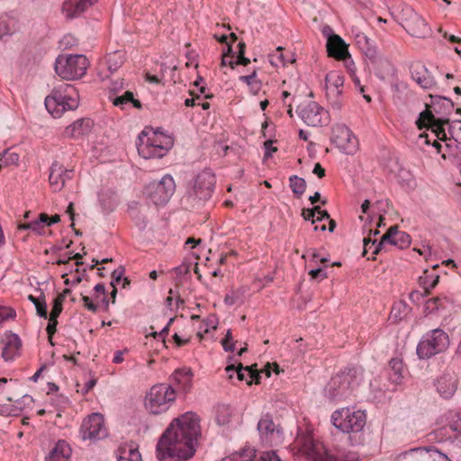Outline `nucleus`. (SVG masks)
<instances>
[{
    "instance_id": "3",
    "label": "nucleus",
    "mask_w": 461,
    "mask_h": 461,
    "mask_svg": "<svg viewBox=\"0 0 461 461\" xmlns=\"http://www.w3.org/2000/svg\"><path fill=\"white\" fill-rule=\"evenodd\" d=\"M362 380V368L347 367L330 379L326 388L327 394L336 401L347 399L353 394Z\"/></svg>"
},
{
    "instance_id": "47",
    "label": "nucleus",
    "mask_w": 461,
    "mask_h": 461,
    "mask_svg": "<svg viewBox=\"0 0 461 461\" xmlns=\"http://www.w3.org/2000/svg\"><path fill=\"white\" fill-rule=\"evenodd\" d=\"M28 299L34 304L38 315L46 319L48 316V312L47 304L46 302L44 301V298L41 300L40 297L37 298L31 294L28 296Z\"/></svg>"
},
{
    "instance_id": "35",
    "label": "nucleus",
    "mask_w": 461,
    "mask_h": 461,
    "mask_svg": "<svg viewBox=\"0 0 461 461\" xmlns=\"http://www.w3.org/2000/svg\"><path fill=\"white\" fill-rule=\"evenodd\" d=\"M233 415V409L228 404H218L215 407V420L220 426L227 425L230 422Z\"/></svg>"
},
{
    "instance_id": "60",
    "label": "nucleus",
    "mask_w": 461,
    "mask_h": 461,
    "mask_svg": "<svg viewBox=\"0 0 461 461\" xmlns=\"http://www.w3.org/2000/svg\"><path fill=\"white\" fill-rule=\"evenodd\" d=\"M302 216L305 221H311L312 224L317 221L316 217L311 209H303L302 212Z\"/></svg>"
},
{
    "instance_id": "38",
    "label": "nucleus",
    "mask_w": 461,
    "mask_h": 461,
    "mask_svg": "<svg viewBox=\"0 0 461 461\" xmlns=\"http://www.w3.org/2000/svg\"><path fill=\"white\" fill-rule=\"evenodd\" d=\"M389 377L393 383L399 384L403 377V363L399 358H393L389 362Z\"/></svg>"
},
{
    "instance_id": "43",
    "label": "nucleus",
    "mask_w": 461,
    "mask_h": 461,
    "mask_svg": "<svg viewBox=\"0 0 461 461\" xmlns=\"http://www.w3.org/2000/svg\"><path fill=\"white\" fill-rule=\"evenodd\" d=\"M359 456L356 452H343L339 455L326 453L322 461H358Z\"/></svg>"
},
{
    "instance_id": "52",
    "label": "nucleus",
    "mask_w": 461,
    "mask_h": 461,
    "mask_svg": "<svg viewBox=\"0 0 461 461\" xmlns=\"http://www.w3.org/2000/svg\"><path fill=\"white\" fill-rule=\"evenodd\" d=\"M235 343L230 330H228L224 339L221 340V345L225 351H234Z\"/></svg>"
},
{
    "instance_id": "21",
    "label": "nucleus",
    "mask_w": 461,
    "mask_h": 461,
    "mask_svg": "<svg viewBox=\"0 0 461 461\" xmlns=\"http://www.w3.org/2000/svg\"><path fill=\"white\" fill-rule=\"evenodd\" d=\"M397 461H450L448 457L436 449H411L404 453Z\"/></svg>"
},
{
    "instance_id": "14",
    "label": "nucleus",
    "mask_w": 461,
    "mask_h": 461,
    "mask_svg": "<svg viewBox=\"0 0 461 461\" xmlns=\"http://www.w3.org/2000/svg\"><path fill=\"white\" fill-rule=\"evenodd\" d=\"M294 448L302 453L309 461H322L327 451L313 439L311 431L298 433L294 441Z\"/></svg>"
},
{
    "instance_id": "7",
    "label": "nucleus",
    "mask_w": 461,
    "mask_h": 461,
    "mask_svg": "<svg viewBox=\"0 0 461 461\" xmlns=\"http://www.w3.org/2000/svg\"><path fill=\"white\" fill-rule=\"evenodd\" d=\"M176 391L167 384L153 385L145 395V409L151 414L166 412L175 402Z\"/></svg>"
},
{
    "instance_id": "29",
    "label": "nucleus",
    "mask_w": 461,
    "mask_h": 461,
    "mask_svg": "<svg viewBox=\"0 0 461 461\" xmlns=\"http://www.w3.org/2000/svg\"><path fill=\"white\" fill-rule=\"evenodd\" d=\"M71 453L70 446L65 440H59L45 457V461H68Z\"/></svg>"
},
{
    "instance_id": "48",
    "label": "nucleus",
    "mask_w": 461,
    "mask_h": 461,
    "mask_svg": "<svg viewBox=\"0 0 461 461\" xmlns=\"http://www.w3.org/2000/svg\"><path fill=\"white\" fill-rule=\"evenodd\" d=\"M283 48L278 47L275 53L269 55V62L273 67H285L286 64V60L284 58L282 53Z\"/></svg>"
},
{
    "instance_id": "41",
    "label": "nucleus",
    "mask_w": 461,
    "mask_h": 461,
    "mask_svg": "<svg viewBox=\"0 0 461 461\" xmlns=\"http://www.w3.org/2000/svg\"><path fill=\"white\" fill-rule=\"evenodd\" d=\"M436 100V102L432 103L431 108L437 113L447 114L453 110L454 104L450 99L442 96H437Z\"/></svg>"
},
{
    "instance_id": "17",
    "label": "nucleus",
    "mask_w": 461,
    "mask_h": 461,
    "mask_svg": "<svg viewBox=\"0 0 461 461\" xmlns=\"http://www.w3.org/2000/svg\"><path fill=\"white\" fill-rule=\"evenodd\" d=\"M386 244L393 245L401 249H406L411 244V236L405 231L398 230L396 226L390 227L381 238L380 242L375 246V253H379Z\"/></svg>"
},
{
    "instance_id": "57",
    "label": "nucleus",
    "mask_w": 461,
    "mask_h": 461,
    "mask_svg": "<svg viewBox=\"0 0 461 461\" xmlns=\"http://www.w3.org/2000/svg\"><path fill=\"white\" fill-rule=\"evenodd\" d=\"M311 210H312V212L316 217V221H321L325 219L326 220L330 219V214L328 213V212L325 210H321L320 206H314Z\"/></svg>"
},
{
    "instance_id": "9",
    "label": "nucleus",
    "mask_w": 461,
    "mask_h": 461,
    "mask_svg": "<svg viewBox=\"0 0 461 461\" xmlns=\"http://www.w3.org/2000/svg\"><path fill=\"white\" fill-rule=\"evenodd\" d=\"M215 183L214 173L210 169H204L188 185L184 198L193 206L199 202L207 201L212 197Z\"/></svg>"
},
{
    "instance_id": "25",
    "label": "nucleus",
    "mask_w": 461,
    "mask_h": 461,
    "mask_svg": "<svg viewBox=\"0 0 461 461\" xmlns=\"http://www.w3.org/2000/svg\"><path fill=\"white\" fill-rule=\"evenodd\" d=\"M327 51L329 56L338 59H344L348 56V47L345 41L334 33L327 34Z\"/></svg>"
},
{
    "instance_id": "49",
    "label": "nucleus",
    "mask_w": 461,
    "mask_h": 461,
    "mask_svg": "<svg viewBox=\"0 0 461 461\" xmlns=\"http://www.w3.org/2000/svg\"><path fill=\"white\" fill-rule=\"evenodd\" d=\"M446 298L434 297L426 301L425 310L431 313L444 307V301Z\"/></svg>"
},
{
    "instance_id": "42",
    "label": "nucleus",
    "mask_w": 461,
    "mask_h": 461,
    "mask_svg": "<svg viewBox=\"0 0 461 461\" xmlns=\"http://www.w3.org/2000/svg\"><path fill=\"white\" fill-rule=\"evenodd\" d=\"M289 186L294 195L300 197L306 190V181L303 177L293 175L289 177Z\"/></svg>"
},
{
    "instance_id": "28",
    "label": "nucleus",
    "mask_w": 461,
    "mask_h": 461,
    "mask_svg": "<svg viewBox=\"0 0 461 461\" xmlns=\"http://www.w3.org/2000/svg\"><path fill=\"white\" fill-rule=\"evenodd\" d=\"M356 43L359 50L369 59L376 58V43L375 40L368 37L363 31H357L355 35Z\"/></svg>"
},
{
    "instance_id": "30",
    "label": "nucleus",
    "mask_w": 461,
    "mask_h": 461,
    "mask_svg": "<svg viewBox=\"0 0 461 461\" xmlns=\"http://www.w3.org/2000/svg\"><path fill=\"white\" fill-rule=\"evenodd\" d=\"M117 461H142L138 447L133 445L121 446L116 451Z\"/></svg>"
},
{
    "instance_id": "10",
    "label": "nucleus",
    "mask_w": 461,
    "mask_h": 461,
    "mask_svg": "<svg viewBox=\"0 0 461 461\" xmlns=\"http://www.w3.org/2000/svg\"><path fill=\"white\" fill-rule=\"evenodd\" d=\"M448 347V335L441 329H435L423 335L417 346V355L421 359H429Z\"/></svg>"
},
{
    "instance_id": "6",
    "label": "nucleus",
    "mask_w": 461,
    "mask_h": 461,
    "mask_svg": "<svg viewBox=\"0 0 461 461\" xmlns=\"http://www.w3.org/2000/svg\"><path fill=\"white\" fill-rule=\"evenodd\" d=\"M89 67L88 59L83 54H59L55 60L56 74L64 80H77L83 77Z\"/></svg>"
},
{
    "instance_id": "11",
    "label": "nucleus",
    "mask_w": 461,
    "mask_h": 461,
    "mask_svg": "<svg viewBox=\"0 0 461 461\" xmlns=\"http://www.w3.org/2000/svg\"><path fill=\"white\" fill-rule=\"evenodd\" d=\"M344 76L339 71H330L325 76L326 98L335 111H340L344 105Z\"/></svg>"
},
{
    "instance_id": "58",
    "label": "nucleus",
    "mask_w": 461,
    "mask_h": 461,
    "mask_svg": "<svg viewBox=\"0 0 461 461\" xmlns=\"http://www.w3.org/2000/svg\"><path fill=\"white\" fill-rule=\"evenodd\" d=\"M309 275L312 279L323 280L327 278V274L323 271L321 267L310 270Z\"/></svg>"
},
{
    "instance_id": "12",
    "label": "nucleus",
    "mask_w": 461,
    "mask_h": 461,
    "mask_svg": "<svg viewBox=\"0 0 461 461\" xmlns=\"http://www.w3.org/2000/svg\"><path fill=\"white\" fill-rule=\"evenodd\" d=\"M176 190L174 178L165 175L159 181L149 183L145 188L147 197L156 205L166 204Z\"/></svg>"
},
{
    "instance_id": "19",
    "label": "nucleus",
    "mask_w": 461,
    "mask_h": 461,
    "mask_svg": "<svg viewBox=\"0 0 461 461\" xmlns=\"http://www.w3.org/2000/svg\"><path fill=\"white\" fill-rule=\"evenodd\" d=\"M434 384L442 398L450 399L457 389L458 380L454 372L446 371L436 379Z\"/></svg>"
},
{
    "instance_id": "53",
    "label": "nucleus",
    "mask_w": 461,
    "mask_h": 461,
    "mask_svg": "<svg viewBox=\"0 0 461 461\" xmlns=\"http://www.w3.org/2000/svg\"><path fill=\"white\" fill-rule=\"evenodd\" d=\"M430 293H427L425 290L424 291H418V290H415V291H412L410 295H409V298L410 300L415 303V304H420L421 303V302L423 301V299L428 296Z\"/></svg>"
},
{
    "instance_id": "50",
    "label": "nucleus",
    "mask_w": 461,
    "mask_h": 461,
    "mask_svg": "<svg viewBox=\"0 0 461 461\" xmlns=\"http://www.w3.org/2000/svg\"><path fill=\"white\" fill-rule=\"evenodd\" d=\"M78 44V40L72 33H67L59 41V46L64 50L71 49Z\"/></svg>"
},
{
    "instance_id": "32",
    "label": "nucleus",
    "mask_w": 461,
    "mask_h": 461,
    "mask_svg": "<svg viewBox=\"0 0 461 461\" xmlns=\"http://www.w3.org/2000/svg\"><path fill=\"white\" fill-rule=\"evenodd\" d=\"M258 430L262 438H266L268 439V438H272L276 431V433L279 432V430L276 429V426L275 425L273 419L271 415L265 414L261 417L258 423Z\"/></svg>"
},
{
    "instance_id": "23",
    "label": "nucleus",
    "mask_w": 461,
    "mask_h": 461,
    "mask_svg": "<svg viewBox=\"0 0 461 461\" xmlns=\"http://www.w3.org/2000/svg\"><path fill=\"white\" fill-rule=\"evenodd\" d=\"M96 2L97 0H66L62 5V13L67 19H74Z\"/></svg>"
},
{
    "instance_id": "40",
    "label": "nucleus",
    "mask_w": 461,
    "mask_h": 461,
    "mask_svg": "<svg viewBox=\"0 0 461 461\" xmlns=\"http://www.w3.org/2000/svg\"><path fill=\"white\" fill-rule=\"evenodd\" d=\"M410 312V308L405 302L400 301L393 303L390 318L394 321H399L404 319Z\"/></svg>"
},
{
    "instance_id": "44",
    "label": "nucleus",
    "mask_w": 461,
    "mask_h": 461,
    "mask_svg": "<svg viewBox=\"0 0 461 461\" xmlns=\"http://www.w3.org/2000/svg\"><path fill=\"white\" fill-rule=\"evenodd\" d=\"M143 205L139 204L137 202H132L129 205V213L131 217L136 221L138 226H146V218L145 216L140 215V212L143 210Z\"/></svg>"
},
{
    "instance_id": "8",
    "label": "nucleus",
    "mask_w": 461,
    "mask_h": 461,
    "mask_svg": "<svg viewBox=\"0 0 461 461\" xmlns=\"http://www.w3.org/2000/svg\"><path fill=\"white\" fill-rule=\"evenodd\" d=\"M427 124L429 125L431 131L440 140H446L447 139L445 130V125H447V133L450 138L457 144H461V121L456 120L450 122L448 119L436 118L431 112L424 111L420 113L417 125L421 129Z\"/></svg>"
},
{
    "instance_id": "1",
    "label": "nucleus",
    "mask_w": 461,
    "mask_h": 461,
    "mask_svg": "<svg viewBox=\"0 0 461 461\" xmlns=\"http://www.w3.org/2000/svg\"><path fill=\"white\" fill-rule=\"evenodd\" d=\"M201 434L200 420L196 413L187 411L174 419L160 437L157 447L159 461H186L194 456L198 437Z\"/></svg>"
},
{
    "instance_id": "36",
    "label": "nucleus",
    "mask_w": 461,
    "mask_h": 461,
    "mask_svg": "<svg viewBox=\"0 0 461 461\" xmlns=\"http://www.w3.org/2000/svg\"><path fill=\"white\" fill-rule=\"evenodd\" d=\"M237 377L240 381L245 380L248 384H251L253 382L255 384H258L260 375L257 371L252 370L249 366L244 367L241 363H239Z\"/></svg>"
},
{
    "instance_id": "34",
    "label": "nucleus",
    "mask_w": 461,
    "mask_h": 461,
    "mask_svg": "<svg viewBox=\"0 0 461 461\" xmlns=\"http://www.w3.org/2000/svg\"><path fill=\"white\" fill-rule=\"evenodd\" d=\"M124 60V52L122 50H116L109 53L105 57V65L107 70L112 74L114 73L122 66Z\"/></svg>"
},
{
    "instance_id": "33",
    "label": "nucleus",
    "mask_w": 461,
    "mask_h": 461,
    "mask_svg": "<svg viewBox=\"0 0 461 461\" xmlns=\"http://www.w3.org/2000/svg\"><path fill=\"white\" fill-rule=\"evenodd\" d=\"M48 220L49 216L46 213H41L37 220L23 223L20 228L23 230H30L38 235H44Z\"/></svg>"
},
{
    "instance_id": "39",
    "label": "nucleus",
    "mask_w": 461,
    "mask_h": 461,
    "mask_svg": "<svg viewBox=\"0 0 461 461\" xmlns=\"http://www.w3.org/2000/svg\"><path fill=\"white\" fill-rule=\"evenodd\" d=\"M113 104L122 109H124L129 104H132L136 108L141 107L140 102L135 99L133 94L130 91H126L122 95L114 97Z\"/></svg>"
},
{
    "instance_id": "63",
    "label": "nucleus",
    "mask_w": 461,
    "mask_h": 461,
    "mask_svg": "<svg viewBox=\"0 0 461 461\" xmlns=\"http://www.w3.org/2000/svg\"><path fill=\"white\" fill-rule=\"evenodd\" d=\"M312 172L313 174L317 175L320 178L325 176V169L321 166L320 163L315 164Z\"/></svg>"
},
{
    "instance_id": "4",
    "label": "nucleus",
    "mask_w": 461,
    "mask_h": 461,
    "mask_svg": "<svg viewBox=\"0 0 461 461\" xmlns=\"http://www.w3.org/2000/svg\"><path fill=\"white\" fill-rule=\"evenodd\" d=\"M45 106L48 112L56 118L60 117L64 112L75 110L78 106V93L74 86L61 84L55 86L45 98Z\"/></svg>"
},
{
    "instance_id": "15",
    "label": "nucleus",
    "mask_w": 461,
    "mask_h": 461,
    "mask_svg": "<svg viewBox=\"0 0 461 461\" xmlns=\"http://www.w3.org/2000/svg\"><path fill=\"white\" fill-rule=\"evenodd\" d=\"M83 440L96 441L107 437L104 418L101 413L95 412L86 418L79 429Z\"/></svg>"
},
{
    "instance_id": "37",
    "label": "nucleus",
    "mask_w": 461,
    "mask_h": 461,
    "mask_svg": "<svg viewBox=\"0 0 461 461\" xmlns=\"http://www.w3.org/2000/svg\"><path fill=\"white\" fill-rule=\"evenodd\" d=\"M438 280L439 276L438 274H434L429 270H424L423 275L419 278V284L423 290L427 293H430V291L438 285Z\"/></svg>"
},
{
    "instance_id": "61",
    "label": "nucleus",
    "mask_w": 461,
    "mask_h": 461,
    "mask_svg": "<svg viewBox=\"0 0 461 461\" xmlns=\"http://www.w3.org/2000/svg\"><path fill=\"white\" fill-rule=\"evenodd\" d=\"M57 324H58L57 319L52 320L50 317V321H49V324H48L47 329H46L50 337H51L55 333Z\"/></svg>"
},
{
    "instance_id": "5",
    "label": "nucleus",
    "mask_w": 461,
    "mask_h": 461,
    "mask_svg": "<svg viewBox=\"0 0 461 461\" xmlns=\"http://www.w3.org/2000/svg\"><path fill=\"white\" fill-rule=\"evenodd\" d=\"M139 154L145 159L163 158L173 146L170 137L158 131H142L137 142Z\"/></svg>"
},
{
    "instance_id": "16",
    "label": "nucleus",
    "mask_w": 461,
    "mask_h": 461,
    "mask_svg": "<svg viewBox=\"0 0 461 461\" xmlns=\"http://www.w3.org/2000/svg\"><path fill=\"white\" fill-rule=\"evenodd\" d=\"M330 140L345 154H354L357 150V139L346 124L337 123L332 126Z\"/></svg>"
},
{
    "instance_id": "64",
    "label": "nucleus",
    "mask_w": 461,
    "mask_h": 461,
    "mask_svg": "<svg viewBox=\"0 0 461 461\" xmlns=\"http://www.w3.org/2000/svg\"><path fill=\"white\" fill-rule=\"evenodd\" d=\"M236 302H237V297L234 293L228 294L224 297V303L227 305H233L236 303Z\"/></svg>"
},
{
    "instance_id": "18",
    "label": "nucleus",
    "mask_w": 461,
    "mask_h": 461,
    "mask_svg": "<svg viewBox=\"0 0 461 461\" xmlns=\"http://www.w3.org/2000/svg\"><path fill=\"white\" fill-rule=\"evenodd\" d=\"M73 176L74 170L67 169L58 161H54L50 167L49 182L54 192L61 191Z\"/></svg>"
},
{
    "instance_id": "24",
    "label": "nucleus",
    "mask_w": 461,
    "mask_h": 461,
    "mask_svg": "<svg viewBox=\"0 0 461 461\" xmlns=\"http://www.w3.org/2000/svg\"><path fill=\"white\" fill-rule=\"evenodd\" d=\"M3 351L2 357L5 361H12L20 354L22 346L21 339L18 335L14 333H6L2 340Z\"/></svg>"
},
{
    "instance_id": "62",
    "label": "nucleus",
    "mask_w": 461,
    "mask_h": 461,
    "mask_svg": "<svg viewBox=\"0 0 461 461\" xmlns=\"http://www.w3.org/2000/svg\"><path fill=\"white\" fill-rule=\"evenodd\" d=\"M145 78L149 83L159 84V83H161V81L163 79V76L161 77H159L158 76H154L149 73H146Z\"/></svg>"
},
{
    "instance_id": "26",
    "label": "nucleus",
    "mask_w": 461,
    "mask_h": 461,
    "mask_svg": "<svg viewBox=\"0 0 461 461\" xmlns=\"http://www.w3.org/2000/svg\"><path fill=\"white\" fill-rule=\"evenodd\" d=\"M445 431L444 436L447 438H456L461 435V414L457 411H448L446 414V424L439 429Z\"/></svg>"
},
{
    "instance_id": "56",
    "label": "nucleus",
    "mask_w": 461,
    "mask_h": 461,
    "mask_svg": "<svg viewBox=\"0 0 461 461\" xmlns=\"http://www.w3.org/2000/svg\"><path fill=\"white\" fill-rule=\"evenodd\" d=\"M123 275H124V268L122 267H120L114 269L112 274L111 285L113 287L116 286L121 282Z\"/></svg>"
},
{
    "instance_id": "13",
    "label": "nucleus",
    "mask_w": 461,
    "mask_h": 461,
    "mask_svg": "<svg viewBox=\"0 0 461 461\" xmlns=\"http://www.w3.org/2000/svg\"><path fill=\"white\" fill-rule=\"evenodd\" d=\"M298 116L311 127H320L330 122L329 112L314 101H308L297 107Z\"/></svg>"
},
{
    "instance_id": "55",
    "label": "nucleus",
    "mask_w": 461,
    "mask_h": 461,
    "mask_svg": "<svg viewBox=\"0 0 461 461\" xmlns=\"http://www.w3.org/2000/svg\"><path fill=\"white\" fill-rule=\"evenodd\" d=\"M15 317V312L13 309L0 306V324L5 321Z\"/></svg>"
},
{
    "instance_id": "22",
    "label": "nucleus",
    "mask_w": 461,
    "mask_h": 461,
    "mask_svg": "<svg viewBox=\"0 0 461 461\" xmlns=\"http://www.w3.org/2000/svg\"><path fill=\"white\" fill-rule=\"evenodd\" d=\"M194 374L191 368L183 367L174 371L170 375L169 385H172L174 389H177L183 393H187L193 385Z\"/></svg>"
},
{
    "instance_id": "2",
    "label": "nucleus",
    "mask_w": 461,
    "mask_h": 461,
    "mask_svg": "<svg viewBox=\"0 0 461 461\" xmlns=\"http://www.w3.org/2000/svg\"><path fill=\"white\" fill-rule=\"evenodd\" d=\"M330 421L335 428L349 434L352 446H362L366 443L364 428L366 415L365 411L349 407L341 408L332 413Z\"/></svg>"
},
{
    "instance_id": "31",
    "label": "nucleus",
    "mask_w": 461,
    "mask_h": 461,
    "mask_svg": "<svg viewBox=\"0 0 461 461\" xmlns=\"http://www.w3.org/2000/svg\"><path fill=\"white\" fill-rule=\"evenodd\" d=\"M421 71L414 69L411 72L413 80L424 89H431L436 82L424 66L420 67Z\"/></svg>"
},
{
    "instance_id": "59",
    "label": "nucleus",
    "mask_w": 461,
    "mask_h": 461,
    "mask_svg": "<svg viewBox=\"0 0 461 461\" xmlns=\"http://www.w3.org/2000/svg\"><path fill=\"white\" fill-rule=\"evenodd\" d=\"M82 300L84 302L85 307L88 311L93 312H97V308H98L97 305L95 304L88 296H83Z\"/></svg>"
},
{
    "instance_id": "46",
    "label": "nucleus",
    "mask_w": 461,
    "mask_h": 461,
    "mask_svg": "<svg viewBox=\"0 0 461 461\" xmlns=\"http://www.w3.org/2000/svg\"><path fill=\"white\" fill-rule=\"evenodd\" d=\"M240 80L246 83L254 95L258 94L261 88V82L257 78V69H254L253 72L248 76H240Z\"/></svg>"
},
{
    "instance_id": "54",
    "label": "nucleus",
    "mask_w": 461,
    "mask_h": 461,
    "mask_svg": "<svg viewBox=\"0 0 461 461\" xmlns=\"http://www.w3.org/2000/svg\"><path fill=\"white\" fill-rule=\"evenodd\" d=\"M371 234H372V230H370V233H369V236L368 237H365L363 239V243H364V251H363V255H366V253L367 252L368 249H374L373 250V254H375V246L378 245V243H376V240H372L371 239Z\"/></svg>"
},
{
    "instance_id": "20",
    "label": "nucleus",
    "mask_w": 461,
    "mask_h": 461,
    "mask_svg": "<svg viewBox=\"0 0 461 461\" xmlns=\"http://www.w3.org/2000/svg\"><path fill=\"white\" fill-rule=\"evenodd\" d=\"M256 451L251 447H245L240 451L232 453L221 461H282L275 451L262 453L258 460H254Z\"/></svg>"
},
{
    "instance_id": "51",
    "label": "nucleus",
    "mask_w": 461,
    "mask_h": 461,
    "mask_svg": "<svg viewBox=\"0 0 461 461\" xmlns=\"http://www.w3.org/2000/svg\"><path fill=\"white\" fill-rule=\"evenodd\" d=\"M63 302H64V295H58L54 299L53 307H52L51 312L50 314V317L52 320L57 319L59 317V315L60 314V312H62Z\"/></svg>"
},
{
    "instance_id": "27",
    "label": "nucleus",
    "mask_w": 461,
    "mask_h": 461,
    "mask_svg": "<svg viewBox=\"0 0 461 461\" xmlns=\"http://www.w3.org/2000/svg\"><path fill=\"white\" fill-rule=\"evenodd\" d=\"M93 124V121L88 118L77 120L65 129L64 135L73 139L80 138L91 131Z\"/></svg>"
},
{
    "instance_id": "45",
    "label": "nucleus",
    "mask_w": 461,
    "mask_h": 461,
    "mask_svg": "<svg viewBox=\"0 0 461 461\" xmlns=\"http://www.w3.org/2000/svg\"><path fill=\"white\" fill-rule=\"evenodd\" d=\"M403 29L410 28V29H420L422 27H425L427 25L425 20L420 16L418 14L413 12L412 10H410V18L406 20L405 24H401Z\"/></svg>"
}]
</instances>
